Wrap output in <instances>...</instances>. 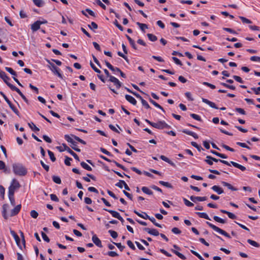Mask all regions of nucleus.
I'll return each mask as SVG.
<instances>
[{
	"mask_svg": "<svg viewBox=\"0 0 260 260\" xmlns=\"http://www.w3.org/2000/svg\"><path fill=\"white\" fill-rule=\"evenodd\" d=\"M13 169L15 174L20 176H25L27 172L26 169L21 164H14Z\"/></svg>",
	"mask_w": 260,
	"mask_h": 260,
	"instance_id": "obj_1",
	"label": "nucleus"
},
{
	"mask_svg": "<svg viewBox=\"0 0 260 260\" xmlns=\"http://www.w3.org/2000/svg\"><path fill=\"white\" fill-rule=\"evenodd\" d=\"M20 185L19 182L15 179H13L9 187L8 194L14 195L15 190L19 188Z\"/></svg>",
	"mask_w": 260,
	"mask_h": 260,
	"instance_id": "obj_2",
	"label": "nucleus"
},
{
	"mask_svg": "<svg viewBox=\"0 0 260 260\" xmlns=\"http://www.w3.org/2000/svg\"><path fill=\"white\" fill-rule=\"evenodd\" d=\"M206 223L215 231L219 233V234L224 236L225 237H226L229 239L231 238V237L230 236V235L228 233H226L225 231H224V230L220 229L219 228L216 226V225L213 224L212 223H211L208 221H207Z\"/></svg>",
	"mask_w": 260,
	"mask_h": 260,
	"instance_id": "obj_3",
	"label": "nucleus"
},
{
	"mask_svg": "<svg viewBox=\"0 0 260 260\" xmlns=\"http://www.w3.org/2000/svg\"><path fill=\"white\" fill-rule=\"evenodd\" d=\"M46 61L50 65V69L51 71L56 75H57L60 78L62 79V76L61 74L59 72V69L55 66L54 63L51 62V61L48 59H46Z\"/></svg>",
	"mask_w": 260,
	"mask_h": 260,
	"instance_id": "obj_4",
	"label": "nucleus"
},
{
	"mask_svg": "<svg viewBox=\"0 0 260 260\" xmlns=\"http://www.w3.org/2000/svg\"><path fill=\"white\" fill-rule=\"evenodd\" d=\"M64 139L68 142L72 144L71 147L73 149L77 152L81 151V149L77 147V143L73 140L72 137H71L68 135H66L64 136Z\"/></svg>",
	"mask_w": 260,
	"mask_h": 260,
	"instance_id": "obj_5",
	"label": "nucleus"
},
{
	"mask_svg": "<svg viewBox=\"0 0 260 260\" xmlns=\"http://www.w3.org/2000/svg\"><path fill=\"white\" fill-rule=\"evenodd\" d=\"M153 127L154 128H157V129H162L165 128H170V126L169 125H168L164 121H159L156 123L154 122Z\"/></svg>",
	"mask_w": 260,
	"mask_h": 260,
	"instance_id": "obj_6",
	"label": "nucleus"
},
{
	"mask_svg": "<svg viewBox=\"0 0 260 260\" xmlns=\"http://www.w3.org/2000/svg\"><path fill=\"white\" fill-rule=\"evenodd\" d=\"M0 77L3 79L4 82L11 88V89L14 86V85L8 82V81L10 80V78L4 72L1 71V73L0 74Z\"/></svg>",
	"mask_w": 260,
	"mask_h": 260,
	"instance_id": "obj_7",
	"label": "nucleus"
},
{
	"mask_svg": "<svg viewBox=\"0 0 260 260\" xmlns=\"http://www.w3.org/2000/svg\"><path fill=\"white\" fill-rule=\"evenodd\" d=\"M62 146L64 147V150L68 152L71 155H72L74 158L77 161H80L79 157L77 154L72 150L66 144H62Z\"/></svg>",
	"mask_w": 260,
	"mask_h": 260,
	"instance_id": "obj_8",
	"label": "nucleus"
},
{
	"mask_svg": "<svg viewBox=\"0 0 260 260\" xmlns=\"http://www.w3.org/2000/svg\"><path fill=\"white\" fill-rule=\"evenodd\" d=\"M109 80L110 82H113L117 89L120 88V87L121 86L122 83L119 81L118 79L114 76L110 77Z\"/></svg>",
	"mask_w": 260,
	"mask_h": 260,
	"instance_id": "obj_9",
	"label": "nucleus"
},
{
	"mask_svg": "<svg viewBox=\"0 0 260 260\" xmlns=\"http://www.w3.org/2000/svg\"><path fill=\"white\" fill-rule=\"evenodd\" d=\"M5 101L9 105L10 108L11 110L18 116H20V113L18 109L12 104V103L10 102V101L8 99V98H6Z\"/></svg>",
	"mask_w": 260,
	"mask_h": 260,
	"instance_id": "obj_10",
	"label": "nucleus"
},
{
	"mask_svg": "<svg viewBox=\"0 0 260 260\" xmlns=\"http://www.w3.org/2000/svg\"><path fill=\"white\" fill-rule=\"evenodd\" d=\"M206 158H208V159H210L211 160H213V162L214 161V162H221L224 165H226L228 166H231V163H229V162L226 161V160H222V159H217L216 158H214L211 156H210V155H207L206 156Z\"/></svg>",
	"mask_w": 260,
	"mask_h": 260,
	"instance_id": "obj_11",
	"label": "nucleus"
},
{
	"mask_svg": "<svg viewBox=\"0 0 260 260\" xmlns=\"http://www.w3.org/2000/svg\"><path fill=\"white\" fill-rule=\"evenodd\" d=\"M143 230L147 232L148 234L155 236H157L159 235L158 231L155 229H151L148 228H145L143 229Z\"/></svg>",
	"mask_w": 260,
	"mask_h": 260,
	"instance_id": "obj_12",
	"label": "nucleus"
},
{
	"mask_svg": "<svg viewBox=\"0 0 260 260\" xmlns=\"http://www.w3.org/2000/svg\"><path fill=\"white\" fill-rule=\"evenodd\" d=\"M92 241L94 243V244L98 246L99 247H102L103 245L102 244V242L100 239L97 237L96 235H93L92 237Z\"/></svg>",
	"mask_w": 260,
	"mask_h": 260,
	"instance_id": "obj_13",
	"label": "nucleus"
},
{
	"mask_svg": "<svg viewBox=\"0 0 260 260\" xmlns=\"http://www.w3.org/2000/svg\"><path fill=\"white\" fill-rule=\"evenodd\" d=\"M190 199L192 202L196 203L197 201L199 202H203L207 200V198L206 197H194L191 196L190 197Z\"/></svg>",
	"mask_w": 260,
	"mask_h": 260,
	"instance_id": "obj_14",
	"label": "nucleus"
},
{
	"mask_svg": "<svg viewBox=\"0 0 260 260\" xmlns=\"http://www.w3.org/2000/svg\"><path fill=\"white\" fill-rule=\"evenodd\" d=\"M12 90L15 91L17 92L20 96L22 98V99L26 103H28V100L26 99V98L25 96V95L22 93V92L20 90L19 88H18L17 87L14 86L12 89Z\"/></svg>",
	"mask_w": 260,
	"mask_h": 260,
	"instance_id": "obj_15",
	"label": "nucleus"
},
{
	"mask_svg": "<svg viewBox=\"0 0 260 260\" xmlns=\"http://www.w3.org/2000/svg\"><path fill=\"white\" fill-rule=\"evenodd\" d=\"M21 204L17 205L13 209L11 210L10 216H14L18 214L21 209Z\"/></svg>",
	"mask_w": 260,
	"mask_h": 260,
	"instance_id": "obj_16",
	"label": "nucleus"
},
{
	"mask_svg": "<svg viewBox=\"0 0 260 260\" xmlns=\"http://www.w3.org/2000/svg\"><path fill=\"white\" fill-rule=\"evenodd\" d=\"M182 132L185 134H187L188 135L193 137L196 139H197L199 138L198 135L197 134H196L191 131H188L186 129H182Z\"/></svg>",
	"mask_w": 260,
	"mask_h": 260,
	"instance_id": "obj_17",
	"label": "nucleus"
},
{
	"mask_svg": "<svg viewBox=\"0 0 260 260\" xmlns=\"http://www.w3.org/2000/svg\"><path fill=\"white\" fill-rule=\"evenodd\" d=\"M125 98L128 102L133 105H136L137 104V101L132 96L128 94H126L125 95Z\"/></svg>",
	"mask_w": 260,
	"mask_h": 260,
	"instance_id": "obj_18",
	"label": "nucleus"
},
{
	"mask_svg": "<svg viewBox=\"0 0 260 260\" xmlns=\"http://www.w3.org/2000/svg\"><path fill=\"white\" fill-rule=\"evenodd\" d=\"M105 64L106 66L113 72H117L118 73H120V72L121 71L119 68L117 67L114 68L107 61H105Z\"/></svg>",
	"mask_w": 260,
	"mask_h": 260,
	"instance_id": "obj_19",
	"label": "nucleus"
},
{
	"mask_svg": "<svg viewBox=\"0 0 260 260\" xmlns=\"http://www.w3.org/2000/svg\"><path fill=\"white\" fill-rule=\"evenodd\" d=\"M160 158L161 159H162V160L168 162L170 165H171L172 167H173L174 168H175L176 167V165L172 160H171L169 158H168L166 156L161 155L160 156Z\"/></svg>",
	"mask_w": 260,
	"mask_h": 260,
	"instance_id": "obj_20",
	"label": "nucleus"
},
{
	"mask_svg": "<svg viewBox=\"0 0 260 260\" xmlns=\"http://www.w3.org/2000/svg\"><path fill=\"white\" fill-rule=\"evenodd\" d=\"M103 210L109 212L110 214H111V215H112L113 217H114L118 219L120 216V215L119 214V213L116 211L112 210H109V209H106V208H104Z\"/></svg>",
	"mask_w": 260,
	"mask_h": 260,
	"instance_id": "obj_21",
	"label": "nucleus"
},
{
	"mask_svg": "<svg viewBox=\"0 0 260 260\" xmlns=\"http://www.w3.org/2000/svg\"><path fill=\"white\" fill-rule=\"evenodd\" d=\"M134 212L137 214L139 217L144 219H150V217L147 215V214L145 212H143V214L140 213L139 212H138L137 210H134Z\"/></svg>",
	"mask_w": 260,
	"mask_h": 260,
	"instance_id": "obj_22",
	"label": "nucleus"
},
{
	"mask_svg": "<svg viewBox=\"0 0 260 260\" xmlns=\"http://www.w3.org/2000/svg\"><path fill=\"white\" fill-rule=\"evenodd\" d=\"M221 184L223 186L226 187L228 189L232 190V191H237L238 189L234 186H233L231 184L228 183L225 181H221Z\"/></svg>",
	"mask_w": 260,
	"mask_h": 260,
	"instance_id": "obj_23",
	"label": "nucleus"
},
{
	"mask_svg": "<svg viewBox=\"0 0 260 260\" xmlns=\"http://www.w3.org/2000/svg\"><path fill=\"white\" fill-rule=\"evenodd\" d=\"M40 28V24L39 21H36L31 25V29L33 32L36 31Z\"/></svg>",
	"mask_w": 260,
	"mask_h": 260,
	"instance_id": "obj_24",
	"label": "nucleus"
},
{
	"mask_svg": "<svg viewBox=\"0 0 260 260\" xmlns=\"http://www.w3.org/2000/svg\"><path fill=\"white\" fill-rule=\"evenodd\" d=\"M220 211L222 213L227 214L229 217L231 219H234L237 218V216L234 214L226 210L221 209L220 210Z\"/></svg>",
	"mask_w": 260,
	"mask_h": 260,
	"instance_id": "obj_25",
	"label": "nucleus"
},
{
	"mask_svg": "<svg viewBox=\"0 0 260 260\" xmlns=\"http://www.w3.org/2000/svg\"><path fill=\"white\" fill-rule=\"evenodd\" d=\"M85 12H87L90 15H91V16H92L93 17H95V13L92 10H91V9L87 8V9H85V11L82 10V12H81L82 14L83 15H84L86 17H88V15L85 13Z\"/></svg>",
	"mask_w": 260,
	"mask_h": 260,
	"instance_id": "obj_26",
	"label": "nucleus"
},
{
	"mask_svg": "<svg viewBox=\"0 0 260 260\" xmlns=\"http://www.w3.org/2000/svg\"><path fill=\"white\" fill-rule=\"evenodd\" d=\"M211 189L216 192L218 194H221L223 192V190L222 188L217 185H214L211 187Z\"/></svg>",
	"mask_w": 260,
	"mask_h": 260,
	"instance_id": "obj_27",
	"label": "nucleus"
},
{
	"mask_svg": "<svg viewBox=\"0 0 260 260\" xmlns=\"http://www.w3.org/2000/svg\"><path fill=\"white\" fill-rule=\"evenodd\" d=\"M229 163H231V165H232L235 167L239 169L240 170H241L242 171H244L246 170V168L244 166H242L236 162H234L233 161H231Z\"/></svg>",
	"mask_w": 260,
	"mask_h": 260,
	"instance_id": "obj_28",
	"label": "nucleus"
},
{
	"mask_svg": "<svg viewBox=\"0 0 260 260\" xmlns=\"http://www.w3.org/2000/svg\"><path fill=\"white\" fill-rule=\"evenodd\" d=\"M86 175L88 177H82V179L84 180L85 181H86L87 182H89L90 181V178L94 181L96 180V177L94 176H93V175L90 174H87Z\"/></svg>",
	"mask_w": 260,
	"mask_h": 260,
	"instance_id": "obj_29",
	"label": "nucleus"
},
{
	"mask_svg": "<svg viewBox=\"0 0 260 260\" xmlns=\"http://www.w3.org/2000/svg\"><path fill=\"white\" fill-rule=\"evenodd\" d=\"M149 102L153 104L155 107L158 108V109L162 110L164 112H165V110L161 107L160 105H159L158 103H157L156 102H155L154 100H152L151 98H149Z\"/></svg>",
	"mask_w": 260,
	"mask_h": 260,
	"instance_id": "obj_30",
	"label": "nucleus"
},
{
	"mask_svg": "<svg viewBox=\"0 0 260 260\" xmlns=\"http://www.w3.org/2000/svg\"><path fill=\"white\" fill-rule=\"evenodd\" d=\"M171 251L182 259H185L186 258L185 256L177 250L172 249Z\"/></svg>",
	"mask_w": 260,
	"mask_h": 260,
	"instance_id": "obj_31",
	"label": "nucleus"
},
{
	"mask_svg": "<svg viewBox=\"0 0 260 260\" xmlns=\"http://www.w3.org/2000/svg\"><path fill=\"white\" fill-rule=\"evenodd\" d=\"M141 189L144 193H145L148 195L153 194L152 191L150 189H149L147 187L143 186L142 187Z\"/></svg>",
	"mask_w": 260,
	"mask_h": 260,
	"instance_id": "obj_32",
	"label": "nucleus"
},
{
	"mask_svg": "<svg viewBox=\"0 0 260 260\" xmlns=\"http://www.w3.org/2000/svg\"><path fill=\"white\" fill-rule=\"evenodd\" d=\"M196 214H198L200 218H205L207 220H211L209 216L205 212H197Z\"/></svg>",
	"mask_w": 260,
	"mask_h": 260,
	"instance_id": "obj_33",
	"label": "nucleus"
},
{
	"mask_svg": "<svg viewBox=\"0 0 260 260\" xmlns=\"http://www.w3.org/2000/svg\"><path fill=\"white\" fill-rule=\"evenodd\" d=\"M159 183L160 184H161V185H163L167 188H173V185L171 183H170L168 182H165L164 181H159Z\"/></svg>",
	"mask_w": 260,
	"mask_h": 260,
	"instance_id": "obj_34",
	"label": "nucleus"
},
{
	"mask_svg": "<svg viewBox=\"0 0 260 260\" xmlns=\"http://www.w3.org/2000/svg\"><path fill=\"white\" fill-rule=\"evenodd\" d=\"M34 4L39 7H42L44 5V2L43 0H32Z\"/></svg>",
	"mask_w": 260,
	"mask_h": 260,
	"instance_id": "obj_35",
	"label": "nucleus"
},
{
	"mask_svg": "<svg viewBox=\"0 0 260 260\" xmlns=\"http://www.w3.org/2000/svg\"><path fill=\"white\" fill-rule=\"evenodd\" d=\"M80 165L81 166V167L84 168V169L87 170V171H92V168L88 165H87L86 162H85L84 161H82L81 163H80Z\"/></svg>",
	"mask_w": 260,
	"mask_h": 260,
	"instance_id": "obj_36",
	"label": "nucleus"
},
{
	"mask_svg": "<svg viewBox=\"0 0 260 260\" xmlns=\"http://www.w3.org/2000/svg\"><path fill=\"white\" fill-rule=\"evenodd\" d=\"M136 24L139 26L142 31L145 32V29L148 28V25L144 23H141L139 22H137Z\"/></svg>",
	"mask_w": 260,
	"mask_h": 260,
	"instance_id": "obj_37",
	"label": "nucleus"
},
{
	"mask_svg": "<svg viewBox=\"0 0 260 260\" xmlns=\"http://www.w3.org/2000/svg\"><path fill=\"white\" fill-rule=\"evenodd\" d=\"M71 136L74 138L75 140L77 141L78 142L81 143V144H83V145H85L86 144V142L83 140H82L81 139H80L79 137L73 135V134H71Z\"/></svg>",
	"mask_w": 260,
	"mask_h": 260,
	"instance_id": "obj_38",
	"label": "nucleus"
},
{
	"mask_svg": "<svg viewBox=\"0 0 260 260\" xmlns=\"http://www.w3.org/2000/svg\"><path fill=\"white\" fill-rule=\"evenodd\" d=\"M28 124L29 127L32 131H34L35 132H38L40 131V129L37 126H36V125L33 122L28 123Z\"/></svg>",
	"mask_w": 260,
	"mask_h": 260,
	"instance_id": "obj_39",
	"label": "nucleus"
},
{
	"mask_svg": "<svg viewBox=\"0 0 260 260\" xmlns=\"http://www.w3.org/2000/svg\"><path fill=\"white\" fill-rule=\"evenodd\" d=\"M147 36L149 40L152 42L156 41L157 40V37L153 34H147Z\"/></svg>",
	"mask_w": 260,
	"mask_h": 260,
	"instance_id": "obj_40",
	"label": "nucleus"
},
{
	"mask_svg": "<svg viewBox=\"0 0 260 260\" xmlns=\"http://www.w3.org/2000/svg\"><path fill=\"white\" fill-rule=\"evenodd\" d=\"M247 241L249 244L255 247H259L260 246V245L258 243L251 239H248Z\"/></svg>",
	"mask_w": 260,
	"mask_h": 260,
	"instance_id": "obj_41",
	"label": "nucleus"
},
{
	"mask_svg": "<svg viewBox=\"0 0 260 260\" xmlns=\"http://www.w3.org/2000/svg\"><path fill=\"white\" fill-rule=\"evenodd\" d=\"M5 70L13 76H17V73L12 68L9 67H5Z\"/></svg>",
	"mask_w": 260,
	"mask_h": 260,
	"instance_id": "obj_42",
	"label": "nucleus"
},
{
	"mask_svg": "<svg viewBox=\"0 0 260 260\" xmlns=\"http://www.w3.org/2000/svg\"><path fill=\"white\" fill-rule=\"evenodd\" d=\"M213 219L216 221V222H219V223H225L226 222H225V220L224 219H223L220 217H219L218 216H214L213 217Z\"/></svg>",
	"mask_w": 260,
	"mask_h": 260,
	"instance_id": "obj_43",
	"label": "nucleus"
},
{
	"mask_svg": "<svg viewBox=\"0 0 260 260\" xmlns=\"http://www.w3.org/2000/svg\"><path fill=\"white\" fill-rule=\"evenodd\" d=\"M52 180H53V182H54L55 183H56L57 184H60L61 183V181L60 177L57 176H53Z\"/></svg>",
	"mask_w": 260,
	"mask_h": 260,
	"instance_id": "obj_44",
	"label": "nucleus"
},
{
	"mask_svg": "<svg viewBox=\"0 0 260 260\" xmlns=\"http://www.w3.org/2000/svg\"><path fill=\"white\" fill-rule=\"evenodd\" d=\"M239 18L241 20L242 22L244 23H247V24H251V23H252V21L250 20H249V19H247V18H245L244 17L240 16Z\"/></svg>",
	"mask_w": 260,
	"mask_h": 260,
	"instance_id": "obj_45",
	"label": "nucleus"
},
{
	"mask_svg": "<svg viewBox=\"0 0 260 260\" xmlns=\"http://www.w3.org/2000/svg\"><path fill=\"white\" fill-rule=\"evenodd\" d=\"M48 155H49L51 161L53 162H54L56 160V158L54 156L53 152H52L51 151L48 150Z\"/></svg>",
	"mask_w": 260,
	"mask_h": 260,
	"instance_id": "obj_46",
	"label": "nucleus"
},
{
	"mask_svg": "<svg viewBox=\"0 0 260 260\" xmlns=\"http://www.w3.org/2000/svg\"><path fill=\"white\" fill-rule=\"evenodd\" d=\"M191 145L194 147L195 148H196L197 149V150L199 151H201V150H203V148L199 145H198L196 142H191Z\"/></svg>",
	"mask_w": 260,
	"mask_h": 260,
	"instance_id": "obj_47",
	"label": "nucleus"
},
{
	"mask_svg": "<svg viewBox=\"0 0 260 260\" xmlns=\"http://www.w3.org/2000/svg\"><path fill=\"white\" fill-rule=\"evenodd\" d=\"M190 116L192 118H193L194 119H195L196 120H198L199 121H202L201 117L199 115H197V114H194V113H191L190 114Z\"/></svg>",
	"mask_w": 260,
	"mask_h": 260,
	"instance_id": "obj_48",
	"label": "nucleus"
},
{
	"mask_svg": "<svg viewBox=\"0 0 260 260\" xmlns=\"http://www.w3.org/2000/svg\"><path fill=\"white\" fill-rule=\"evenodd\" d=\"M5 189L4 187L0 185V197H2L3 199H4L5 197Z\"/></svg>",
	"mask_w": 260,
	"mask_h": 260,
	"instance_id": "obj_49",
	"label": "nucleus"
},
{
	"mask_svg": "<svg viewBox=\"0 0 260 260\" xmlns=\"http://www.w3.org/2000/svg\"><path fill=\"white\" fill-rule=\"evenodd\" d=\"M88 26L91 29H96L98 28V24L94 22H92L91 24H88Z\"/></svg>",
	"mask_w": 260,
	"mask_h": 260,
	"instance_id": "obj_50",
	"label": "nucleus"
},
{
	"mask_svg": "<svg viewBox=\"0 0 260 260\" xmlns=\"http://www.w3.org/2000/svg\"><path fill=\"white\" fill-rule=\"evenodd\" d=\"M149 220H150L156 226L160 228H162L161 225L157 223L155 219L153 217H150V219Z\"/></svg>",
	"mask_w": 260,
	"mask_h": 260,
	"instance_id": "obj_51",
	"label": "nucleus"
},
{
	"mask_svg": "<svg viewBox=\"0 0 260 260\" xmlns=\"http://www.w3.org/2000/svg\"><path fill=\"white\" fill-rule=\"evenodd\" d=\"M72 160V158L71 157H69L67 156H65V159H64V164L68 166H71V162L70 161Z\"/></svg>",
	"mask_w": 260,
	"mask_h": 260,
	"instance_id": "obj_52",
	"label": "nucleus"
},
{
	"mask_svg": "<svg viewBox=\"0 0 260 260\" xmlns=\"http://www.w3.org/2000/svg\"><path fill=\"white\" fill-rule=\"evenodd\" d=\"M90 65L94 72L98 74H100L101 73V71L98 69L91 61L90 62Z\"/></svg>",
	"mask_w": 260,
	"mask_h": 260,
	"instance_id": "obj_53",
	"label": "nucleus"
},
{
	"mask_svg": "<svg viewBox=\"0 0 260 260\" xmlns=\"http://www.w3.org/2000/svg\"><path fill=\"white\" fill-rule=\"evenodd\" d=\"M190 252L195 256H196L198 258H199L200 260H204V259L203 258V257L197 252L193 250H190Z\"/></svg>",
	"mask_w": 260,
	"mask_h": 260,
	"instance_id": "obj_54",
	"label": "nucleus"
},
{
	"mask_svg": "<svg viewBox=\"0 0 260 260\" xmlns=\"http://www.w3.org/2000/svg\"><path fill=\"white\" fill-rule=\"evenodd\" d=\"M109 233L110 234L111 236L113 238H116L118 237V234L116 232L113 230H109L108 231Z\"/></svg>",
	"mask_w": 260,
	"mask_h": 260,
	"instance_id": "obj_55",
	"label": "nucleus"
},
{
	"mask_svg": "<svg viewBox=\"0 0 260 260\" xmlns=\"http://www.w3.org/2000/svg\"><path fill=\"white\" fill-rule=\"evenodd\" d=\"M8 197H9V199L10 200L11 204L12 206H15V199H14V195L8 194Z\"/></svg>",
	"mask_w": 260,
	"mask_h": 260,
	"instance_id": "obj_56",
	"label": "nucleus"
},
{
	"mask_svg": "<svg viewBox=\"0 0 260 260\" xmlns=\"http://www.w3.org/2000/svg\"><path fill=\"white\" fill-rule=\"evenodd\" d=\"M14 238L15 239V241L16 243V244L18 247H20V248L22 249L21 245H20V238L18 235H16V236L14 237Z\"/></svg>",
	"mask_w": 260,
	"mask_h": 260,
	"instance_id": "obj_57",
	"label": "nucleus"
},
{
	"mask_svg": "<svg viewBox=\"0 0 260 260\" xmlns=\"http://www.w3.org/2000/svg\"><path fill=\"white\" fill-rule=\"evenodd\" d=\"M124 184H125V181L124 180H120L118 182L115 184V186L120 188H122Z\"/></svg>",
	"mask_w": 260,
	"mask_h": 260,
	"instance_id": "obj_58",
	"label": "nucleus"
},
{
	"mask_svg": "<svg viewBox=\"0 0 260 260\" xmlns=\"http://www.w3.org/2000/svg\"><path fill=\"white\" fill-rule=\"evenodd\" d=\"M100 150L104 154L107 155L108 156H112L113 155L109 152L108 151V150H107L106 149L104 148H102L101 147L100 148Z\"/></svg>",
	"mask_w": 260,
	"mask_h": 260,
	"instance_id": "obj_59",
	"label": "nucleus"
},
{
	"mask_svg": "<svg viewBox=\"0 0 260 260\" xmlns=\"http://www.w3.org/2000/svg\"><path fill=\"white\" fill-rule=\"evenodd\" d=\"M113 243L119 249V250L122 251L123 250L124 248H125L124 246H122L120 243H116L114 242H113Z\"/></svg>",
	"mask_w": 260,
	"mask_h": 260,
	"instance_id": "obj_60",
	"label": "nucleus"
},
{
	"mask_svg": "<svg viewBox=\"0 0 260 260\" xmlns=\"http://www.w3.org/2000/svg\"><path fill=\"white\" fill-rule=\"evenodd\" d=\"M183 201H184L185 205L188 207H192L194 205L192 203L190 202V201L187 200L186 199L184 198Z\"/></svg>",
	"mask_w": 260,
	"mask_h": 260,
	"instance_id": "obj_61",
	"label": "nucleus"
},
{
	"mask_svg": "<svg viewBox=\"0 0 260 260\" xmlns=\"http://www.w3.org/2000/svg\"><path fill=\"white\" fill-rule=\"evenodd\" d=\"M233 78L237 82L240 83H243L244 82V81L242 79V78L238 76H237V75H234L233 76Z\"/></svg>",
	"mask_w": 260,
	"mask_h": 260,
	"instance_id": "obj_62",
	"label": "nucleus"
},
{
	"mask_svg": "<svg viewBox=\"0 0 260 260\" xmlns=\"http://www.w3.org/2000/svg\"><path fill=\"white\" fill-rule=\"evenodd\" d=\"M41 235H42V238L43 239V240L45 241H46L47 242H49L50 239L45 233L42 232Z\"/></svg>",
	"mask_w": 260,
	"mask_h": 260,
	"instance_id": "obj_63",
	"label": "nucleus"
},
{
	"mask_svg": "<svg viewBox=\"0 0 260 260\" xmlns=\"http://www.w3.org/2000/svg\"><path fill=\"white\" fill-rule=\"evenodd\" d=\"M251 61L260 62V57L257 56H252L250 58Z\"/></svg>",
	"mask_w": 260,
	"mask_h": 260,
	"instance_id": "obj_64",
	"label": "nucleus"
}]
</instances>
